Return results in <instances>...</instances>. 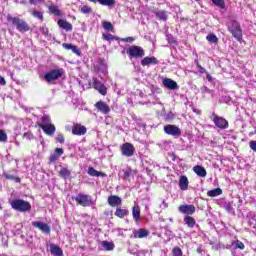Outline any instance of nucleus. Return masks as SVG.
<instances>
[{"label":"nucleus","mask_w":256,"mask_h":256,"mask_svg":"<svg viewBox=\"0 0 256 256\" xmlns=\"http://www.w3.org/2000/svg\"><path fill=\"white\" fill-rule=\"evenodd\" d=\"M206 39L209 43H219V38L215 34H208Z\"/></svg>","instance_id":"e433bc0d"},{"label":"nucleus","mask_w":256,"mask_h":256,"mask_svg":"<svg viewBox=\"0 0 256 256\" xmlns=\"http://www.w3.org/2000/svg\"><path fill=\"white\" fill-rule=\"evenodd\" d=\"M120 149L124 157H133L135 155V147L129 142L124 143Z\"/></svg>","instance_id":"6e6552de"},{"label":"nucleus","mask_w":256,"mask_h":256,"mask_svg":"<svg viewBox=\"0 0 256 256\" xmlns=\"http://www.w3.org/2000/svg\"><path fill=\"white\" fill-rule=\"evenodd\" d=\"M210 119L213 121L214 125L218 127V129L225 130L229 128V122L225 118L218 116L215 113H212Z\"/></svg>","instance_id":"20e7f679"},{"label":"nucleus","mask_w":256,"mask_h":256,"mask_svg":"<svg viewBox=\"0 0 256 256\" xmlns=\"http://www.w3.org/2000/svg\"><path fill=\"white\" fill-rule=\"evenodd\" d=\"M16 145H19V142H16Z\"/></svg>","instance_id":"338daca9"},{"label":"nucleus","mask_w":256,"mask_h":256,"mask_svg":"<svg viewBox=\"0 0 256 256\" xmlns=\"http://www.w3.org/2000/svg\"><path fill=\"white\" fill-rule=\"evenodd\" d=\"M250 149L256 153V141H250Z\"/></svg>","instance_id":"603ef678"},{"label":"nucleus","mask_w":256,"mask_h":256,"mask_svg":"<svg viewBox=\"0 0 256 256\" xmlns=\"http://www.w3.org/2000/svg\"><path fill=\"white\" fill-rule=\"evenodd\" d=\"M41 32L43 33V35H47L49 33V30L46 27H42Z\"/></svg>","instance_id":"4d7b16f0"},{"label":"nucleus","mask_w":256,"mask_h":256,"mask_svg":"<svg viewBox=\"0 0 256 256\" xmlns=\"http://www.w3.org/2000/svg\"><path fill=\"white\" fill-rule=\"evenodd\" d=\"M162 83H163V86L166 89H169L170 91H175V90L179 89V85L177 84V82H175L171 78H165Z\"/></svg>","instance_id":"ddd939ff"},{"label":"nucleus","mask_w":256,"mask_h":256,"mask_svg":"<svg viewBox=\"0 0 256 256\" xmlns=\"http://www.w3.org/2000/svg\"><path fill=\"white\" fill-rule=\"evenodd\" d=\"M88 175H90V177H105V173L97 171L93 167L88 168Z\"/></svg>","instance_id":"cd10ccee"},{"label":"nucleus","mask_w":256,"mask_h":256,"mask_svg":"<svg viewBox=\"0 0 256 256\" xmlns=\"http://www.w3.org/2000/svg\"><path fill=\"white\" fill-rule=\"evenodd\" d=\"M103 39H105V41H113L115 40V36L112 34H103Z\"/></svg>","instance_id":"49530a36"},{"label":"nucleus","mask_w":256,"mask_h":256,"mask_svg":"<svg viewBox=\"0 0 256 256\" xmlns=\"http://www.w3.org/2000/svg\"><path fill=\"white\" fill-rule=\"evenodd\" d=\"M193 171L198 177H207V170L203 166L196 165L193 167Z\"/></svg>","instance_id":"393cba45"},{"label":"nucleus","mask_w":256,"mask_h":256,"mask_svg":"<svg viewBox=\"0 0 256 256\" xmlns=\"http://www.w3.org/2000/svg\"><path fill=\"white\" fill-rule=\"evenodd\" d=\"M127 55H129L130 59H141V57L145 56V51L141 46H131L127 49Z\"/></svg>","instance_id":"423d86ee"},{"label":"nucleus","mask_w":256,"mask_h":256,"mask_svg":"<svg viewBox=\"0 0 256 256\" xmlns=\"http://www.w3.org/2000/svg\"><path fill=\"white\" fill-rule=\"evenodd\" d=\"M159 63V60L155 57H145L141 61V66L142 67H147V65H157Z\"/></svg>","instance_id":"aec40b11"},{"label":"nucleus","mask_w":256,"mask_h":256,"mask_svg":"<svg viewBox=\"0 0 256 256\" xmlns=\"http://www.w3.org/2000/svg\"><path fill=\"white\" fill-rule=\"evenodd\" d=\"M228 29L233 37L237 39V41H241V39L243 38V31L241 30V25H239V22L232 21Z\"/></svg>","instance_id":"39448f33"},{"label":"nucleus","mask_w":256,"mask_h":256,"mask_svg":"<svg viewBox=\"0 0 256 256\" xmlns=\"http://www.w3.org/2000/svg\"><path fill=\"white\" fill-rule=\"evenodd\" d=\"M49 11L53 13V15H55L56 17H59V15H61V11L59 10V7L55 5H51L49 7Z\"/></svg>","instance_id":"f704fd0d"},{"label":"nucleus","mask_w":256,"mask_h":256,"mask_svg":"<svg viewBox=\"0 0 256 256\" xmlns=\"http://www.w3.org/2000/svg\"><path fill=\"white\" fill-rule=\"evenodd\" d=\"M179 187L181 191H187V189H189V179H187V176L180 177Z\"/></svg>","instance_id":"b1692460"},{"label":"nucleus","mask_w":256,"mask_h":256,"mask_svg":"<svg viewBox=\"0 0 256 256\" xmlns=\"http://www.w3.org/2000/svg\"><path fill=\"white\" fill-rule=\"evenodd\" d=\"M173 256H183V251H181V248L175 247L172 250Z\"/></svg>","instance_id":"c03bdc74"},{"label":"nucleus","mask_w":256,"mask_h":256,"mask_svg":"<svg viewBox=\"0 0 256 256\" xmlns=\"http://www.w3.org/2000/svg\"><path fill=\"white\" fill-rule=\"evenodd\" d=\"M41 125H51V118L47 115H44L42 117V123Z\"/></svg>","instance_id":"79ce46f5"},{"label":"nucleus","mask_w":256,"mask_h":256,"mask_svg":"<svg viewBox=\"0 0 256 256\" xmlns=\"http://www.w3.org/2000/svg\"><path fill=\"white\" fill-rule=\"evenodd\" d=\"M184 223L187 225V227H189V229H193V227L197 225V221H195V218L191 216L184 217Z\"/></svg>","instance_id":"bb28decb"},{"label":"nucleus","mask_w":256,"mask_h":256,"mask_svg":"<svg viewBox=\"0 0 256 256\" xmlns=\"http://www.w3.org/2000/svg\"><path fill=\"white\" fill-rule=\"evenodd\" d=\"M159 207H160V209H167V207H169V204H167V202H165V200H161Z\"/></svg>","instance_id":"8fccbe9b"},{"label":"nucleus","mask_w":256,"mask_h":256,"mask_svg":"<svg viewBox=\"0 0 256 256\" xmlns=\"http://www.w3.org/2000/svg\"><path fill=\"white\" fill-rule=\"evenodd\" d=\"M103 27L106 31H113V24L111 22H103Z\"/></svg>","instance_id":"37998d69"},{"label":"nucleus","mask_w":256,"mask_h":256,"mask_svg":"<svg viewBox=\"0 0 256 256\" xmlns=\"http://www.w3.org/2000/svg\"><path fill=\"white\" fill-rule=\"evenodd\" d=\"M7 19L10 23H12V25H14V27H16L18 31H20V33H25L29 31V24H27L25 20L11 16H8Z\"/></svg>","instance_id":"f257e3e1"},{"label":"nucleus","mask_w":256,"mask_h":256,"mask_svg":"<svg viewBox=\"0 0 256 256\" xmlns=\"http://www.w3.org/2000/svg\"><path fill=\"white\" fill-rule=\"evenodd\" d=\"M232 245H234L235 249H245V244H243V242L237 240L236 242H234Z\"/></svg>","instance_id":"a19ab883"},{"label":"nucleus","mask_w":256,"mask_h":256,"mask_svg":"<svg viewBox=\"0 0 256 256\" xmlns=\"http://www.w3.org/2000/svg\"><path fill=\"white\" fill-rule=\"evenodd\" d=\"M59 175L63 177V179H67L71 177V170L62 167L61 170L59 171Z\"/></svg>","instance_id":"2f4dec72"},{"label":"nucleus","mask_w":256,"mask_h":256,"mask_svg":"<svg viewBox=\"0 0 256 256\" xmlns=\"http://www.w3.org/2000/svg\"><path fill=\"white\" fill-rule=\"evenodd\" d=\"M179 213H182L183 215H187L189 217L190 215H193L196 211L195 205L193 204H183L178 207Z\"/></svg>","instance_id":"9d476101"},{"label":"nucleus","mask_w":256,"mask_h":256,"mask_svg":"<svg viewBox=\"0 0 256 256\" xmlns=\"http://www.w3.org/2000/svg\"><path fill=\"white\" fill-rule=\"evenodd\" d=\"M0 85L2 86L7 85V81H5V78L3 76H0Z\"/></svg>","instance_id":"6e6d98bb"},{"label":"nucleus","mask_w":256,"mask_h":256,"mask_svg":"<svg viewBox=\"0 0 256 256\" xmlns=\"http://www.w3.org/2000/svg\"><path fill=\"white\" fill-rule=\"evenodd\" d=\"M137 174V171L131 169V168H125L120 172V175L122 179H131V177H135Z\"/></svg>","instance_id":"f3484780"},{"label":"nucleus","mask_w":256,"mask_h":256,"mask_svg":"<svg viewBox=\"0 0 256 256\" xmlns=\"http://www.w3.org/2000/svg\"><path fill=\"white\" fill-rule=\"evenodd\" d=\"M12 209L15 211H20V213H25L26 211H31V203L23 199H15L11 202Z\"/></svg>","instance_id":"f03ea898"},{"label":"nucleus","mask_w":256,"mask_h":256,"mask_svg":"<svg viewBox=\"0 0 256 256\" xmlns=\"http://www.w3.org/2000/svg\"><path fill=\"white\" fill-rule=\"evenodd\" d=\"M226 211H229V212L233 211V207L231 205H227Z\"/></svg>","instance_id":"bf43d9fd"},{"label":"nucleus","mask_w":256,"mask_h":256,"mask_svg":"<svg viewBox=\"0 0 256 256\" xmlns=\"http://www.w3.org/2000/svg\"><path fill=\"white\" fill-rule=\"evenodd\" d=\"M45 0H29L30 5H39V3H44Z\"/></svg>","instance_id":"09e8293b"},{"label":"nucleus","mask_w":256,"mask_h":256,"mask_svg":"<svg viewBox=\"0 0 256 256\" xmlns=\"http://www.w3.org/2000/svg\"><path fill=\"white\" fill-rule=\"evenodd\" d=\"M123 41L125 43H133V41H135V38L133 37H127V38H124Z\"/></svg>","instance_id":"5fc2aeb1"},{"label":"nucleus","mask_w":256,"mask_h":256,"mask_svg":"<svg viewBox=\"0 0 256 256\" xmlns=\"http://www.w3.org/2000/svg\"><path fill=\"white\" fill-rule=\"evenodd\" d=\"M15 179H16L17 183H19V181H21V179H19V178H15Z\"/></svg>","instance_id":"e2e57ef3"},{"label":"nucleus","mask_w":256,"mask_h":256,"mask_svg":"<svg viewBox=\"0 0 256 256\" xmlns=\"http://www.w3.org/2000/svg\"><path fill=\"white\" fill-rule=\"evenodd\" d=\"M23 138L31 141V140L35 139V136H33V133H31V132H26L23 134Z\"/></svg>","instance_id":"a18cd8bd"},{"label":"nucleus","mask_w":256,"mask_h":256,"mask_svg":"<svg viewBox=\"0 0 256 256\" xmlns=\"http://www.w3.org/2000/svg\"><path fill=\"white\" fill-rule=\"evenodd\" d=\"M133 235L134 239H144L145 237H149V231L145 228H140L138 230H134Z\"/></svg>","instance_id":"a211bd4d"},{"label":"nucleus","mask_w":256,"mask_h":256,"mask_svg":"<svg viewBox=\"0 0 256 256\" xmlns=\"http://www.w3.org/2000/svg\"><path fill=\"white\" fill-rule=\"evenodd\" d=\"M31 15L33 17H35L36 19H40L41 21H43V13L42 12L34 10V11L31 12Z\"/></svg>","instance_id":"ea45409f"},{"label":"nucleus","mask_w":256,"mask_h":256,"mask_svg":"<svg viewBox=\"0 0 256 256\" xmlns=\"http://www.w3.org/2000/svg\"><path fill=\"white\" fill-rule=\"evenodd\" d=\"M155 16L157 17V19H159V21H167V11L165 10H159L154 12Z\"/></svg>","instance_id":"c756f323"},{"label":"nucleus","mask_w":256,"mask_h":256,"mask_svg":"<svg viewBox=\"0 0 256 256\" xmlns=\"http://www.w3.org/2000/svg\"><path fill=\"white\" fill-rule=\"evenodd\" d=\"M254 133L256 134V126L254 127Z\"/></svg>","instance_id":"0e129e2a"},{"label":"nucleus","mask_w":256,"mask_h":256,"mask_svg":"<svg viewBox=\"0 0 256 256\" xmlns=\"http://www.w3.org/2000/svg\"><path fill=\"white\" fill-rule=\"evenodd\" d=\"M93 87L100 95H107V87L97 78H93Z\"/></svg>","instance_id":"f8f14e48"},{"label":"nucleus","mask_w":256,"mask_h":256,"mask_svg":"<svg viewBox=\"0 0 256 256\" xmlns=\"http://www.w3.org/2000/svg\"><path fill=\"white\" fill-rule=\"evenodd\" d=\"M212 3H214L216 7H220V9H225V0H212Z\"/></svg>","instance_id":"4c0bfd02"},{"label":"nucleus","mask_w":256,"mask_h":256,"mask_svg":"<svg viewBox=\"0 0 256 256\" xmlns=\"http://www.w3.org/2000/svg\"><path fill=\"white\" fill-rule=\"evenodd\" d=\"M102 247H104L105 251H113L115 245L109 241H103Z\"/></svg>","instance_id":"473e14b6"},{"label":"nucleus","mask_w":256,"mask_h":256,"mask_svg":"<svg viewBox=\"0 0 256 256\" xmlns=\"http://www.w3.org/2000/svg\"><path fill=\"white\" fill-rule=\"evenodd\" d=\"M132 217L136 223L141 219V207L139 205H134L132 208Z\"/></svg>","instance_id":"5701e85b"},{"label":"nucleus","mask_w":256,"mask_h":256,"mask_svg":"<svg viewBox=\"0 0 256 256\" xmlns=\"http://www.w3.org/2000/svg\"><path fill=\"white\" fill-rule=\"evenodd\" d=\"M98 3L105 7H113L115 5V0H98Z\"/></svg>","instance_id":"72a5a7b5"},{"label":"nucleus","mask_w":256,"mask_h":256,"mask_svg":"<svg viewBox=\"0 0 256 256\" xmlns=\"http://www.w3.org/2000/svg\"><path fill=\"white\" fill-rule=\"evenodd\" d=\"M57 159H59V156L57 154H52L50 156V162L51 163H55V161H57Z\"/></svg>","instance_id":"3c124183"},{"label":"nucleus","mask_w":256,"mask_h":256,"mask_svg":"<svg viewBox=\"0 0 256 256\" xmlns=\"http://www.w3.org/2000/svg\"><path fill=\"white\" fill-rule=\"evenodd\" d=\"M104 73H107V69L104 70Z\"/></svg>","instance_id":"69168bd1"},{"label":"nucleus","mask_w":256,"mask_h":256,"mask_svg":"<svg viewBox=\"0 0 256 256\" xmlns=\"http://www.w3.org/2000/svg\"><path fill=\"white\" fill-rule=\"evenodd\" d=\"M164 133L166 135H172V137H181V129L173 124L164 126Z\"/></svg>","instance_id":"1a4fd4ad"},{"label":"nucleus","mask_w":256,"mask_h":256,"mask_svg":"<svg viewBox=\"0 0 256 256\" xmlns=\"http://www.w3.org/2000/svg\"><path fill=\"white\" fill-rule=\"evenodd\" d=\"M63 75H65V70L53 69L44 75V81H46L47 83H53V82L57 81V79H61V77H63Z\"/></svg>","instance_id":"7ed1b4c3"},{"label":"nucleus","mask_w":256,"mask_h":256,"mask_svg":"<svg viewBox=\"0 0 256 256\" xmlns=\"http://www.w3.org/2000/svg\"><path fill=\"white\" fill-rule=\"evenodd\" d=\"M75 201L78 205H81V207H91V205H93V198L87 194H78L75 197Z\"/></svg>","instance_id":"0eeeda50"},{"label":"nucleus","mask_w":256,"mask_h":256,"mask_svg":"<svg viewBox=\"0 0 256 256\" xmlns=\"http://www.w3.org/2000/svg\"><path fill=\"white\" fill-rule=\"evenodd\" d=\"M62 47H64V49H67L68 51L71 50L72 53H75L76 55H81V50H79V48H77V46L73 44L64 43Z\"/></svg>","instance_id":"a878e982"},{"label":"nucleus","mask_w":256,"mask_h":256,"mask_svg":"<svg viewBox=\"0 0 256 256\" xmlns=\"http://www.w3.org/2000/svg\"><path fill=\"white\" fill-rule=\"evenodd\" d=\"M93 9L87 5H84L80 7V13H83L84 15H89V13H92Z\"/></svg>","instance_id":"c9c22d12"},{"label":"nucleus","mask_w":256,"mask_h":256,"mask_svg":"<svg viewBox=\"0 0 256 256\" xmlns=\"http://www.w3.org/2000/svg\"><path fill=\"white\" fill-rule=\"evenodd\" d=\"M49 251L51 255L53 256H63V250L61 247L55 245V244H50L49 245Z\"/></svg>","instance_id":"412c9836"},{"label":"nucleus","mask_w":256,"mask_h":256,"mask_svg":"<svg viewBox=\"0 0 256 256\" xmlns=\"http://www.w3.org/2000/svg\"><path fill=\"white\" fill-rule=\"evenodd\" d=\"M121 203H123V200L119 196L111 195L108 197L110 207H120Z\"/></svg>","instance_id":"dca6fc26"},{"label":"nucleus","mask_w":256,"mask_h":256,"mask_svg":"<svg viewBox=\"0 0 256 256\" xmlns=\"http://www.w3.org/2000/svg\"><path fill=\"white\" fill-rule=\"evenodd\" d=\"M55 153L58 157H61V155H63V149L62 148H56Z\"/></svg>","instance_id":"864d4df0"},{"label":"nucleus","mask_w":256,"mask_h":256,"mask_svg":"<svg viewBox=\"0 0 256 256\" xmlns=\"http://www.w3.org/2000/svg\"><path fill=\"white\" fill-rule=\"evenodd\" d=\"M96 109L100 111V113H103L104 115H107L111 112V108H109V105L103 101H99L95 104Z\"/></svg>","instance_id":"2eb2a0df"},{"label":"nucleus","mask_w":256,"mask_h":256,"mask_svg":"<svg viewBox=\"0 0 256 256\" xmlns=\"http://www.w3.org/2000/svg\"><path fill=\"white\" fill-rule=\"evenodd\" d=\"M72 133L73 135H85L87 133V127L81 125V124H74L72 127Z\"/></svg>","instance_id":"4468645a"},{"label":"nucleus","mask_w":256,"mask_h":256,"mask_svg":"<svg viewBox=\"0 0 256 256\" xmlns=\"http://www.w3.org/2000/svg\"><path fill=\"white\" fill-rule=\"evenodd\" d=\"M91 3H98V0H89Z\"/></svg>","instance_id":"052dcab7"},{"label":"nucleus","mask_w":256,"mask_h":256,"mask_svg":"<svg viewBox=\"0 0 256 256\" xmlns=\"http://www.w3.org/2000/svg\"><path fill=\"white\" fill-rule=\"evenodd\" d=\"M58 27H60L61 29H64L65 31H73V25L67 22V20H63V19L58 20Z\"/></svg>","instance_id":"4be33fe9"},{"label":"nucleus","mask_w":256,"mask_h":256,"mask_svg":"<svg viewBox=\"0 0 256 256\" xmlns=\"http://www.w3.org/2000/svg\"><path fill=\"white\" fill-rule=\"evenodd\" d=\"M56 141H58V143H65V137L63 136V134H58L56 137Z\"/></svg>","instance_id":"de8ad7c7"},{"label":"nucleus","mask_w":256,"mask_h":256,"mask_svg":"<svg viewBox=\"0 0 256 256\" xmlns=\"http://www.w3.org/2000/svg\"><path fill=\"white\" fill-rule=\"evenodd\" d=\"M3 176L6 178V179H15V177L13 175H9L7 173H4Z\"/></svg>","instance_id":"13d9d810"},{"label":"nucleus","mask_w":256,"mask_h":256,"mask_svg":"<svg viewBox=\"0 0 256 256\" xmlns=\"http://www.w3.org/2000/svg\"><path fill=\"white\" fill-rule=\"evenodd\" d=\"M200 73H205V69L204 68H200Z\"/></svg>","instance_id":"680f3d73"},{"label":"nucleus","mask_w":256,"mask_h":256,"mask_svg":"<svg viewBox=\"0 0 256 256\" xmlns=\"http://www.w3.org/2000/svg\"><path fill=\"white\" fill-rule=\"evenodd\" d=\"M7 133H5V130L0 129V143H7Z\"/></svg>","instance_id":"58836bf2"},{"label":"nucleus","mask_w":256,"mask_h":256,"mask_svg":"<svg viewBox=\"0 0 256 256\" xmlns=\"http://www.w3.org/2000/svg\"><path fill=\"white\" fill-rule=\"evenodd\" d=\"M40 127L42 128V131L46 135H55V125L53 124H40Z\"/></svg>","instance_id":"6ab92c4d"},{"label":"nucleus","mask_w":256,"mask_h":256,"mask_svg":"<svg viewBox=\"0 0 256 256\" xmlns=\"http://www.w3.org/2000/svg\"><path fill=\"white\" fill-rule=\"evenodd\" d=\"M114 215L120 219H123V217H127V215H129V210L117 208Z\"/></svg>","instance_id":"c85d7f7f"},{"label":"nucleus","mask_w":256,"mask_h":256,"mask_svg":"<svg viewBox=\"0 0 256 256\" xmlns=\"http://www.w3.org/2000/svg\"><path fill=\"white\" fill-rule=\"evenodd\" d=\"M221 193H223V190H221V188H216L213 190H209L207 192L208 197H219V195H221Z\"/></svg>","instance_id":"7c9ffc66"},{"label":"nucleus","mask_w":256,"mask_h":256,"mask_svg":"<svg viewBox=\"0 0 256 256\" xmlns=\"http://www.w3.org/2000/svg\"><path fill=\"white\" fill-rule=\"evenodd\" d=\"M33 227H36V229H39L42 233H45L46 235H49L51 233V227H49V224L45 222H39V221H33L32 222Z\"/></svg>","instance_id":"9b49d317"}]
</instances>
